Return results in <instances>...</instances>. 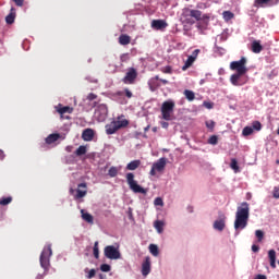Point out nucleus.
<instances>
[{
  "label": "nucleus",
  "mask_w": 279,
  "mask_h": 279,
  "mask_svg": "<svg viewBox=\"0 0 279 279\" xmlns=\"http://www.w3.org/2000/svg\"><path fill=\"white\" fill-rule=\"evenodd\" d=\"M247 221H250V204L243 202L235 213L234 230H245Z\"/></svg>",
  "instance_id": "obj_1"
},
{
  "label": "nucleus",
  "mask_w": 279,
  "mask_h": 279,
  "mask_svg": "<svg viewBox=\"0 0 279 279\" xmlns=\"http://www.w3.org/2000/svg\"><path fill=\"white\" fill-rule=\"evenodd\" d=\"M187 10L192 20H194V23H197L196 27L198 29H207L209 23H210V14H203L199 10H193V9H185Z\"/></svg>",
  "instance_id": "obj_2"
},
{
  "label": "nucleus",
  "mask_w": 279,
  "mask_h": 279,
  "mask_svg": "<svg viewBox=\"0 0 279 279\" xmlns=\"http://www.w3.org/2000/svg\"><path fill=\"white\" fill-rule=\"evenodd\" d=\"M53 254V251L51 250L50 244L44 247L40 257H39V263L40 267L45 269V271H49V267L51 266V256Z\"/></svg>",
  "instance_id": "obj_3"
},
{
  "label": "nucleus",
  "mask_w": 279,
  "mask_h": 279,
  "mask_svg": "<svg viewBox=\"0 0 279 279\" xmlns=\"http://www.w3.org/2000/svg\"><path fill=\"white\" fill-rule=\"evenodd\" d=\"M128 125H130V122L126 119L112 121L109 124H106L105 126L106 134L108 135L117 134L119 130H121L122 128H128Z\"/></svg>",
  "instance_id": "obj_4"
},
{
  "label": "nucleus",
  "mask_w": 279,
  "mask_h": 279,
  "mask_svg": "<svg viewBox=\"0 0 279 279\" xmlns=\"http://www.w3.org/2000/svg\"><path fill=\"white\" fill-rule=\"evenodd\" d=\"M126 183L132 192L141 193L142 195H147V189H144L143 186L138 185V182L134 180V173H126Z\"/></svg>",
  "instance_id": "obj_5"
},
{
  "label": "nucleus",
  "mask_w": 279,
  "mask_h": 279,
  "mask_svg": "<svg viewBox=\"0 0 279 279\" xmlns=\"http://www.w3.org/2000/svg\"><path fill=\"white\" fill-rule=\"evenodd\" d=\"M230 82L232 86H244L250 82V76H247L246 72H235L230 76Z\"/></svg>",
  "instance_id": "obj_6"
},
{
  "label": "nucleus",
  "mask_w": 279,
  "mask_h": 279,
  "mask_svg": "<svg viewBox=\"0 0 279 279\" xmlns=\"http://www.w3.org/2000/svg\"><path fill=\"white\" fill-rule=\"evenodd\" d=\"M175 108V102L173 100H166L161 105V114L165 121H171V114H173V110Z\"/></svg>",
  "instance_id": "obj_7"
},
{
  "label": "nucleus",
  "mask_w": 279,
  "mask_h": 279,
  "mask_svg": "<svg viewBox=\"0 0 279 279\" xmlns=\"http://www.w3.org/2000/svg\"><path fill=\"white\" fill-rule=\"evenodd\" d=\"M230 70L235 71V73H247V59L242 57L239 61H232L230 63Z\"/></svg>",
  "instance_id": "obj_8"
},
{
  "label": "nucleus",
  "mask_w": 279,
  "mask_h": 279,
  "mask_svg": "<svg viewBox=\"0 0 279 279\" xmlns=\"http://www.w3.org/2000/svg\"><path fill=\"white\" fill-rule=\"evenodd\" d=\"M104 254L106 258H109L110 260H119L121 258V252L119 251V247L114 245H108L104 248Z\"/></svg>",
  "instance_id": "obj_9"
},
{
  "label": "nucleus",
  "mask_w": 279,
  "mask_h": 279,
  "mask_svg": "<svg viewBox=\"0 0 279 279\" xmlns=\"http://www.w3.org/2000/svg\"><path fill=\"white\" fill-rule=\"evenodd\" d=\"M95 117L100 123L108 119V106L101 104L95 110Z\"/></svg>",
  "instance_id": "obj_10"
},
{
  "label": "nucleus",
  "mask_w": 279,
  "mask_h": 279,
  "mask_svg": "<svg viewBox=\"0 0 279 279\" xmlns=\"http://www.w3.org/2000/svg\"><path fill=\"white\" fill-rule=\"evenodd\" d=\"M167 167V158L161 157L158 161L153 163V167L150 169V175H156V171L161 173V171H165V168Z\"/></svg>",
  "instance_id": "obj_11"
},
{
  "label": "nucleus",
  "mask_w": 279,
  "mask_h": 279,
  "mask_svg": "<svg viewBox=\"0 0 279 279\" xmlns=\"http://www.w3.org/2000/svg\"><path fill=\"white\" fill-rule=\"evenodd\" d=\"M137 77H138V72H136V69L130 68L125 76L122 78V82L123 84H134Z\"/></svg>",
  "instance_id": "obj_12"
},
{
  "label": "nucleus",
  "mask_w": 279,
  "mask_h": 279,
  "mask_svg": "<svg viewBox=\"0 0 279 279\" xmlns=\"http://www.w3.org/2000/svg\"><path fill=\"white\" fill-rule=\"evenodd\" d=\"M279 0H254V8H271L278 5Z\"/></svg>",
  "instance_id": "obj_13"
},
{
  "label": "nucleus",
  "mask_w": 279,
  "mask_h": 279,
  "mask_svg": "<svg viewBox=\"0 0 279 279\" xmlns=\"http://www.w3.org/2000/svg\"><path fill=\"white\" fill-rule=\"evenodd\" d=\"M181 22L183 23V25H195V22L190 15L187 9H183V12L181 14Z\"/></svg>",
  "instance_id": "obj_14"
},
{
  "label": "nucleus",
  "mask_w": 279,
  "mask_h": 279,
  "mask_svg": "<svg viewBox=\"0 0 279 279\" xmlns=\"http://www.w3.org/2000/svg\"><path fill=\"white\" fill-rule=\"evenodd\" d=\"M87 189V184L86 183H81L77 186L76 190V195H75V199H82V197H86L88 190Z\"/></svg>",
  "instance_id": "obj_15"
},
{
  "label": "nucleus",
  "mask_w": 279,
  "mask_h": 279,
  "mask_svg": "<svg viewBox=\"0 0 279 279\" xmlns=\"http://www.w3.org/2000/svg\"><path fill=\"white\" fill-rule=\"evenodd\" d=\"M151 272V262L149 257H145V260L142 264V276L147 277Z\"/></svg>",
  "instance_id": "obj_16"
},
{
  "label": "nucleus",
  "mask_w": 279,
  "mask_h": 279,
  "mask_svg": "<svg viewBox=\"0 0 279 279\" xmlns=\"http://www.w3.org/2000/svg\"><path fill=\"white\" fill-rule=\"evenodd\" d=\"M82 138L87 143L93 141L95 138V131L93 129H85L82 133Z\"/></svg>",
  "instance_id": "obj_17"
},
{
  "label": "nucleus",
  "mask_w": 279,
  "mask_h": 279,
  "mask_svg": "<svg viewBox=\"0 0 279 279\" xmlns=\"http://www.w3.org/2000/svg\"><path fill=\"white\" fill-rule=\"evenodd\" d=\"M214 229L218 230L219 232H223L226 229V216H222L221 219L214 222Z\"/></svg>",
  "instance_id": "obj_18"
},
{
  "label": "nucleus",
  "mask_w": 279,
  "mask_h": 279,
  "mask_svg": "<svg viewBox=\"0 0 279 279\" xmlns=\"http://www.w3.org/2000/svg\"><path fill=\"white\" fill-rule=\"evenodd\" d=\"M153 29H165L167 27V22L165 20H153Z\"/></svg>",
  "instance_id": "obj_19"
},
{
  "label": "nucleus",
  "mask_w": 279,
  "mask_h": 279,
  "mask_svg": "<svg viewBox=\"0 0 279 279\" xmlns=\"http://www.w3.org/2000/svg\"><path fill=\"white\" fill-rule=\"evenodd\" d=\"M81 215H82L83 221H86V223H90V225L95 223V218L88 211L81 209Z\"/></svg>",
  "instance_id": "obj_20"
},
{
  "label": "nucleus",
  "mask_w": 279,
  "mask_h": 279,
  "mask_svg": "<svg viewBox=\"0 0 279 279\" xmlns=\"http://www.w3.org/2000/svg\"><path fill=\"white\" fill-rule=\"evenodd\" d=\"M16 19V9L11 8L10 13L5 16V23L12 25Z\"/></svg>",
  "instance_id": "obj_21"
},
{
  "label": "nucleus",
  "mask_w": 279,
  "mask_h": 279,
  "mask_svg": "<svg viewBox=\"0 0 279 279\" xmlns=\"http://www.w3.org/2000/svg\"><path fill=\"white\" fill-rule=\"evenodd\" d=\"M160 80V76L156 75L155 77L150 78L148 85L150 90L154 93L157 88H160V83H158Z\"/></svg>",
  "instance_id": "obj_22"
},
{
  "label": "nucleus",
  "mask_w": 279,
  "mask_h": 279,
  "mask_svg": "<svg viewBox=\"0 0 279 279\" xmlns=\"http://www.w3.org/2000/svg\"><path fill=\"white\" fill-rule=\"evenodd\" d=\"M251 51H253V53H260V51H263V45H260L259 40H254L252 43Z\"/></svg>",
  "instance_id": "obj_23"
},
{
  "label": "nucleus",
  "mask_w": 279,
  "mask_h": 279,
  "mask_svg": "<svg viewBox=\"0 0 279 279\" xmlns=\"http://www.w3.org/2000/svg\"><path fill=\"white\" fill-rule=\"evenodd\" d=\"M57 112L59 114H71L73 112V108L69 107V106H65V107H62V105H59V107H57Z\"/></svg>",
  "instance_id": "obj_24"
},
{
  "label": "nucleus",
  "mask_w": 279,
  "mask_h": 279,
  "mask_svg": "<svg viewBox=\"0 0 279 279\" xmlns=\"http://www.w3.org/2000/svg\"><path fill=\"white\" fill-rule=\"evenodd\" d=\"M59 138H60L59 133H52L48 135L45 141L47 145H53V143H56Z\"/></svg>",
  "instance_id": "obj_25"
},
{
  "label": "nucleus",
  "mask_w": 279,
  "mask_h": 279,
  "mask_svg": "<svg viewBox=\"0 0 279 279\" xmlns=\"http://www.w3.org/2000/svg\"><path fill=\"white\" fill-rule=\"evenodd\" d=\"M141 167V160H133L126 165L128 171H136Z\"/></svg>",
  "instance_id": "obj_26"
},
{
  "label": "nucleus",
  "mask_w": 279,
  "mask_h": 279,
  "mask_svg": "<svg viewBox=\"0 0 279 279\" xmlns=\"http://www.w3.org/2000/svg\"><path fill=\"white\" fill-rule=\"evenodd\" d=\"M119 43L120 45H123V46L130 45V43H132V37H130V35L122 34L119 37Z\"/></svg>",
  "instance_id": "obj_27"
},
{
  "label": "nucleus",
  "mask_w": 279,
  "mask_h": 279,
  "mask_svg": "<svg viewBox=\"0 0 279 279\" xmlns=\"http://www.w3.org/2000/svg\"><path fill=\"white\" fill-rule=\"evenodd\" d=\"M268 258L270 260V267L272 269H276V251L275 250L268 251Z\"/></svg>",
  "instance_id": "obj_28"
},
{
  "label": "nucleus",
  "mask_w": 279,
  "mask_h": 279,
  "mask_svg": "<svg viewBox=\"0 0 279 279\" xmlns=\"http://www.w3.org/2000/svg\"><path fill=\"white\" fill-rule=\"evenodd\" d=\"M183 95H185V99H187V101H194L195 100V93L191 89H185L183 92Z\"/></svg>",
  "instance_id": "obj_29"
},
{
  "label": "nucleus",
  "mask_w": 279,
  "mask_h": 279,
  "mask_svg": "<svg viewBox=\"0 0 279 279\" xmlns=\"http://www.w3.org/2000/svg\"><path fill=\"white\" fill-rule=\"evenodd\" d=\"M154 226H155V229L157 230V232L159 234H162V231L165 230L163 229L165 228V222H162L161 220H157V221H155Z\"/></svg>",
  "instance_id": "obj_30"
},
{
  "label": "nucleus",
  "mask_w": 279,
  "mask_h": 279,
  "mask_svg": "<svg viewBox=\"0 0 279 279\" xmlns=\"http://www.w3.org/2000/svg\"><path fill=\"white\" fill-rule=\"evenodd\" d=\"M195 62V59L192 58L191 56L187 58V60L185 61L182 70L186 71V69H191V66H193V63Z\"/></svg>",
  "instance_id": "obj_31"
},
{
  "label": "nucleus",
  "mask_w": 279,
  "mask_h": 279,
  "mask_svg": "<svg viewBox=\"0 0 279 279\" xmlns=\"http://www.w3.org/2000/svg\"><path fill=\"white\" fill-rule=\"evenodd\" d=\"M254 134V129L252 126H245L242 131L243 136H252Z\"/></svg>",
  "instance_id": "obj_32"
},
{
  "label": "nucleus",
  "mask_w": 279,
  "mask_h": 279,
  "mask_svg": "<svg viewBox=\"0 0 279 279\" xmlns=\"http://www.w3.org/2000/svg\"><path fill=\"white\" fill-rule=\"evenodd\" d=\"M8 204H12V196L0 198V206H8Z\"/></svg>",
  "instance_id": "obj_33"
},
{
  "label": "nucleus",
  "mask_w": 279,
  "mask_h": 279,
  "mask_svg": "<svg viewBox=\"0 0 279 279\" xmlns=\"http://www.w3.org/2000/svg\"><path fill=\"white\" fill-rule=\"evenodd\" d=\"M222 16H223L225 21H232V19H234V13H232L230 11H225L222 13Z\"/></svg>",
  "instance_id": "obj_34"
},
{
  "label": "nucleus",
  "mask_w": 279,
  "mask_h": 279,
  "mask_svg": "<svg viewBox=\"0 0 279 279\" xmlns=\"http://www.w3.org/2000/svg\"><path fill=\"white\" fill-rule=\"evenodd\" d=\"M255 235L258 243L263 242V239H265V232H263V230H256Z\"/></svg>",
  "instance_id": "obj_35"
},
{
  "label": "nucleus",
  "mask_w": 279,
  "mask_h": 279,
  "mask_svg": "<svg viewBox=\"0 0 279 279\" xmlns=\"http://www.w3.org/2000/svg\"><path fill=\"white\" fill-rule=\"evenodd\" d=\"M149 252L153 256H158L159 252H158V245L156 244H150L149 245Z\"/></svg>",
  "instance_id": "obj_36"
},
{
  "label": "nucleus",
  "mask_w": 279,
  "mask_h": 279,
  "mask_svg": "<svg viewBox=\"0 0 279 279\" xmlns=\"http://www.w3.org/2000/svg\"><path fill=\"white\" fill-rule=\"evenodd\" d=\"M230 167L235 173H239V161L236 159H231Z\"/></svg>",
  "instance_id": "obj_37"
},
{
  "label": "nucleus",
  "mask_w": 279,
  "mask_h": 279,
  "mask_svg": "<svg viewBox=\"0 0 279 279\" xmlns=\"http://www.w3.org/2000/svg\"><path fill=\"white\" fill-rule=\"evenodd\" d=\"M108 174L110 175V178H117V175L119 174V169L117 167H111Z\"/></svg>",
  "instance_id": "obj_38"
},
{
  "label": "nucleus",
  "mask_w": 279,
  "mask_h": 279,
  "mask_svg": "<svg viewBox=\"0 0 279 279\" xmlns=\"http://www.w3.org/2000/svg\"><path fill=\"white\" fill-rule=\"evenodd\" d=\"M251 128H253V131L256 130V132H260V130H263V124H260L259 121H254Z\"/></svg>",
  "instance_id": "obj_39"
},
{
  "label": "nucleus",
  "mask_w": 279,
  "mask_h": 279,
  "mask_svg": "<svg viewBox=\"0 0 279 279\" xmlns=\"http://www.w3.org/2000/svg\"><path fill=\"white\" fill-rule=\"evenodd\" d=\"M87 149L86 146H80L76 150H75V155L76 156H84L86 154Z\"/></svg>",
  "instance_id": "obj_40"
},
{
  "label": "nucleus",
  "mask_w": 279,
  "mask_h": 279,
  "mask_svg": "<svg viewBox=\"0 0 279 279\" xmlns=\"http://www.w3.org/2000/svg\"><path fill=\"white\" fill-rule=\"evenodd\" d=\"M94 257L99 258V242L98 241H96L94 243Z\"/></svg>",
  "instance_id": "obj_41"
},
{
  "label": "nucleus",
  "mask_w": 279,
  "mask_h": 279,
  "mask_svg": "<svg viewBox=\"0 0 279 279\" xmlns=\"http://www.w3.org/2000/svg\"><path fill=\"white\" fill-rule=\"evenodd\" d=\"M209 145H217L219 143V137L217 135H211L208 140Z\"/></svg>",
  "instance_id": "obj_42"
},
{
  "label": "nucleus",
  "mask_w": 279,
  "mask_h": 279,
  "mask_svg": "<svg viewBox=\"0 0 279 279\" xmlns=\"http://www.w3.org/2000/svg\"><path fill=\"white\" fill-rule=\"evenodd\" d=\"M110 269H111V267H110V265H108V264H102V265L100 266V270L104 271V272H106V274H108V271H110Z\"/></svg>",
  "instance_id": "obj_43"
},
{
  "label": "nucleus",
  "mask_w": 279,
  "mask_h": 279,
  "mask_svg": "<svg viewBox=\"0 0 279 279\" xmlns=\"http://www.w3.org/2000/svg\"><path fill=\"white\" fill-rule=\"evenodd\" d=\"M154 204L155 206H165V202L160 197L155 198Z\"/></svg>",
  "instance_id": "obj_44"
},
{
  "label": "nucleus",
  "mask_w": 279,
  "mask_h": 279,
  "mask_svg": "<svg viewBox=\"0 0 279 279\" xmlns=\"http://www.w3.org/2000/svg\"><path fill=\"white\" fill-rule=\"evenodd\" d=\"M201 51L202 50L199 49H195L190 57L194 58V60H197V57L199 56Z\"/></svg>",
  "instance_id": "obj_45"
},
{
  "label": "nucleus",
  "mask_w": 279,
  "mask_h": 279,
  "mask_svg": "<svg viewBox=\"0 0 279 279\" xmlns=\"http://www.w3.org/2000/svg\"><path fill=\"white\" fill-rule=\"evenodd\" d=\"M124 95L128 97V99H132L133 94L129 88H124Z\"/></svg>",
  "instance_id": "obj_46"
},
{
  "label": "nucleus",
  "mask_w": 279,
  "mask_h": 279,
  "mask_svg": "<svg viewBox=\"0 0 279 279\" xmlns=\"http://www.w3.org/2000/svg\"><path fill=\"white\" fill-rule=\"evenodd\" d=\"M161 73H167V74L172 73L171 66L167 65V66L162 68Z\"/></svg>",
  "instance_id": "obj_47"
},
{
  "label": "nucleus",
  "mask_w": 279,
  "mask_h": 279,
  "mask_svg": "<svg viewBox=\"0 0 279 279\" xmlns=\"http://www.w3.org/2000/svg\"><path fill=\"white\" fill-rule=\"evenodd\" d=\"M95 99H97V95L96 94L90 93V94L87 95V100L88 101H95Z\"/></svg>",
  "instance_id": "obj_48"
},
{
  "label": "nucleus",
  "mask_w": 279,
  "mask_h": 279,
  "mask_svg": "<svg viewBox=\"0 0 279 279\" xmlns=\"http://www.w3.org/2000/svg\"><path fill=\"white\" fill-rule=\"evenodd\" d=\"M206 128H208V130H215V121L206 122Z\"/></svg>",
  "instance_id": "obj_49"
},
{
  "label": "nucleus",
  "mask_w": 279,
  "mask_h": 279,
  "mask_svg": "<svg viewBox=\"0 0 279 279\" xmlns=\"http://www.w3.org/2000/svg\"><path fill=\"white\" fill-rule=\"evenodd\" d=\"M13 2L15 3V5H17V8H23V3H25V0H13Z\"/></svg>",
  "instance_id": "obj_50"
},
{
  "label": "nucleus",
  "mask_w": 279,
  "mask_h": 279,
  "mask_svg": "<svg viewBox=\"0 0 279 279\" xmlns=\"http://www.w3.org/2000/svg\"><path fill=\"white\" fill-rule=\"evenodd\" d=\"M196 8H197L198 10H206L207 5H206V3H204V2H199V3L196 4Z\"/></svg>",
  "instance_id": "obj_51"
},
{
  "label": "nucleus",
  "mask_w": 279,
  "mask_h": 279,
  "mask_svg": "<svg viewBox=\"0 0 279 279\" xmlns=\"http://www.w3.org/2000/svg\"><path fill=\"white\" fill-rule=\"evenodd\" d=\"M272 196L275 197V199H279V187L274 189Z\"/></svg>",
  "instance_id": "obj_52"
},
{
  "label": "nucleus",
  "mask_w": 279,
  "mask_h": 279,
  "mask_svg": "<svg viewBox=\"0 0 279 279\" xmlns=\"http://www.w3.org/2000/svg\"><path fill=\"white\" fill-rule=\"evenodd\" d=\"M97 274V271L95 269H90L88 272L87 278H95V275Z\"/></svg>",
  "instance_id": "obj_53"
},
{
  "label": "nucleus",
  "mask_w": 279,
  "mask_h": 279,
  "mask_svg": "<svg viewBox=\"0 0 279 279\" xmlns=\"http://www.w3.org/2000/svg\"><path fill=\"white\" fill-rule=\"evenodd\" d=\"M259 250H260V246H258V245H256V244H253L252 245V252H259Z\"/></svg>",
  "instance_id": "obj_54"
},
{
  "label": "nucleus",
  "mask_w": 279,
  "mask_h": 279,
  "mask_svg": "<svg viewBox=\"0 0 279 279\" xmlns=\"http://www.w3.org/2000/svg\"><path fill=\"white\" fill-rule=\"evenodd\" d=\"M161 128H163V130H167L169 128V122H161Z\"/></svg>",
  "instance_id": "obj_55"
},
{
  "label": "nucleus",
  "mask_w": 279,
  "mask_h": 279,
  "mask_svg": "<svg viewBox=\"0 0 279 279\" xmlns=\"http://www.w3.org/2000/svg\"><path fill=\"white\" fill-rule=\"evenodd\" d=\"M255 279H267V276L265 275H257Z\"/></svg>",
  "instance_id": "obj_56"
},
{
  "label": "nucleus",
  "mask_w": 279,
  "mask_h": 279,
  "mask_svg": "<svg viewBox=\"0 0 279 279\" xmlns=\"http://www.w3.org/2000/svg\"><path fill=\"white\" fill-rule=\"evenodd\" d=\"M159 82H161V84L167 85L169 84V81L165 80V78H159Z\"/></svg>",
  "instance_id": "obj_57"
},
{
  "label": "nucleus",
  "mask_w": 279,
  "mask_h": 279,
  "mask_svg": "<svg viewBox=\"0 0 279 279\" xmlns=\"http://www.w3.org/2000/svg\"><path fill=\"white\" fill-rule=\"evenodd\" d=\"M206 108H213V106L209 102H205Z\"/></svg>",
  "instance_id": "obj_58"
},
{
  "label": "nucleus",
  "mask_w": 279,
  "mask_h": 279,
  "mask_svg": "<svg viewBox=\"0 0 279 279\" xmlns=\"http://www.w3.org/2000/svg\"><path fill=\"white\" fill-rule=\"evenodd\" d=\"M149 125H147L145 129H144V132H149Z\"/></svg>",
  "instance_id": "obj_59"
},
{
  "label": "nucleus",
  "mask_w": 279,
  "mask_h": 279,
  "mask_svg": "<svg viewBox=\"0 0 279 279\" xmlns=\"http://www.w3.org/2000/svg\"><path fill=\"white\" fill-rule=\"evenodd\" d=\"M123 58H125V56H122V57H121L122 62H125V59H123Z\"/></svg>",
  "instance_id": "obj_60"
},
{
  "label": "nucleus",
  "mask_w": 279,
  "mask_h": 279,
  "mask_svg": "<svg viewBox=\"0 0 279 279\" xmlns=\"http://www.w3.org/2000/svg\"><path fill=\"white\" fill-rule=\"evenodd\" d=\"M153 132H158V129L154 128V129H153Z\"/></svg>",
  "instance_id": "obj_61"
},
{
  "label": "nucleus",
  "mask_w": 279,
  "mask_h": 279,
  "mask_svg": "<svg viewBox=\"0 0 279 279\" xmlns=\"http://www.w3.org/2000/svg\"><path fill=\"white\" fill-rule=\"evenodd\" d=\"M118 95H123V92H118Z\"/></svg>",
  "instance_id": "obj_62"
},
{
  "label": "nucleus",
  "mask_w": 279,
  "mask_h": 279,
  "mask_svg": "<svg viewBox=\"0 0 279 279\" xmlns=\"http://www.w3.org/2000/svg\"><path fill=\"white\" fill-rule=\"evenodd\" d=\"M70 192L73 193V189H71Z\"/></svg>",
  "instance_id": "obj_63"
}]
</instances>
